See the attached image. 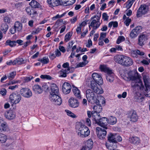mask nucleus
Here are the masks:
<instances>
[{
	"label": "nucleus",
	"instance_id": "052dcab7",
	"mask_svg": "<svg viewBox=\"0 0 150 150\" xmlns=\"http://www.w3.org/2000/svg\"><path fill=\"white\" fill-rule=\"evenodd\" d=\"M6 90L4 88H2L0 89V93L2 96H4L6 95Z\"/></svg>",
	"mask_w": 150,
	"mask_h": 150
},
{
	"label": "nucleus",
	"instance_id": "79ce46f5",
	"mask_svg": "<svg viewBox=\"0 0 150 150\" xmlns=\"http://www.w3.org/2000/svg\"><path fill=\"white\" fill-rule=\"evenodd\" d=\"M65 111L67 113V115L73 118H75L76 117V115L71 111L67 110H65Z\"/></svg>",
	"mask_w": 150,
	"mask_h": 150
},
{
	"label": "nucleus",
	"instance_id": "6ab92c4d",
	"mask_svg": "<svg viewBox=\"0 0 150 150\" xmlns=\"http://www.w3.org/2000/svg\"><path fill=\"white\" fill-rule=\"evenodd\" d=\"M101 23L100 21L96 19H93L91 23L89 25L90 30L91 29V26L93 28V29H97L100 25Z\"/></svg>",
	"mask_w": 150,
	"mask_h": 150
},
{
	"label": "nucleus",
	"instance_id": "a19ab883",
	"mask_svg": "<svg viewBox=\"0 0 150 150\" xmlns=\"http://www.w3.org/2000/svg\"><path fill=\"white\" fill-rule=\"evenodd\" d=\"M38 13L37 11H35V10L33 9L31 10V12L30 13L29 15L32 18L35 17L37 16Z\"/></svg>",
	"mask_w": 150,
	"mask_h": 150
},
{
	"label": "nucleus",
	"instance_id": "72a5a7b5",
	"mask_svg": "<svg viewBox=\"0 0 150 150\" xmlns=\"http://www.w3.org/2000/svg\"><path fill=\"white\" fill-rule=\"evenodd\" d=\"M108 122L111 125H113L117 122V119L115 117L111 116L108 120Z\"/></svg>",
	"mask_w": 150,
	"mask_h": 150
},
{
	"label": "nucleus",
	"instance_id": "473e14b6",
	"mask_svg": "<svg viewBox=\"0 0 150 150\" xmlns=\"http://www.w3.org/2000/svg\"><path fill=\"white\" fill-rule=\"evenodd\" d=\"M5 45H9L11 47H13L16 45V41H11L10 40H8L6 42Z\"/></svg>",
	"mask_w": 150,
	"mask_h": 150
},
{
	"label": "nucleus",
	"instance_id": "f8f14e48",
	"mask_svg": "<svg viewBox=\"0 0 150 150\" xmlns=\"http://www.w3.org/2000/svg\"><path fill=\"white\" fill-rule=\"evenodd\" d=\"M5 117L9 120H13L16 117V114L15 112L12 110H6L4 114Z\"/></svg>",
	"mask_w": 150,
	"mask_h": 150
},
{
	"label": "nucleus",
	"instance_id": "39448f33",
	"mask_svg": "<svg viewBox=\"0 0 150 150\" xmlns=\"http://www.w3.org/2000/svg\"><path fill=\"white\" fill-rule=\"evenodd\" d=\"M93 108L96 111H92L91 112V114L92 117L96 123L100 118L99 113L101 111L102 108L100 106H94Z\"/></svg>",
	"mask_w": 150,
	"mask_h": 150
},
{
	"label": "nucleus",
	"instance_id": "2eb2a0df",
	"mask_svg": "<svg viewBox=\"0 0 150 150\" xmlns=\"http://www.w3.org/2000/svg\"><path fill=\"white\" fill-rule=\"evenodd\" d=\"M50 96L58 94L59 89L56 85L54 83H52L50 85Z\"/></svg>",
	"mask_w": 150,
	"mask_h": 150
},
{
	"label": "nucleus",
	"instance_id": "9b49d317",
	"mask_svg": "<svg viewBox=\"0 0 150 150\" xmlns=\"http://www.w3.org/2000/svg\"><path fill=\"white\" fill-rule=\"evenodd\" d=\"M51 101L56 105H60L62 103V100L58 94L50 96Z\"/></svg>",
	"mask_w": 150,
	"mask_h": 150
},
{
	"label": "nucleus",
	"instance_id": "423d86ee",
	"mask_svg": "<svg viewBox=\"0 0 150 150\" xmlns=\"http://www.w3.org/2000/svg\"><path fill=\"white\" fill-rule=\"evenodd\" d=\"M108 140L110 142L116 143L117 142H121L122 140L121 137L117 134L110 133L108 135Z\"/></svg>",
	"mask_w": 150,
	"mask_h": 150
},
{
	"label": "nucleus",
	"instance_id": "49530a36",
	"mask_svg": "<svg viewBox=\"0 0 150 150\" xmlns=\"http://www.w3.org/2000/svg\"><path fill=\"white\" fill-rule=\"evenodd\" d=\"M113 26V27L116 28L118 26V23L116 21H112L110 22L108 24V27L111 28Z\"/></svg>",
	"mask_w": 150,
	"mask_h": 150
},
{
	"label": "nucleus",
	"instance_id": "6e6552de",
	"mask_svg": "<svg viewBox=\"0 0 150 150\" xmlns=\"http://www.w3.org/2000/svg\"><path fill=\"white\" fill-rule=\"evenodd\" d=\"M10 99L11 102L13 104L18 103L21 100V96L20 94L13 93L10 96Z\"/></svg>",
	"mask_w": 150,
	"mask_h": 150
},
{
	"label": "nucleus",
	"instance_id": "f03ea898",
	"mask_svg": "<svg viewBox=\"0 0 150 150\" xmlns=\"http://www.w3.org/2000/svg\"><path fill=\"white\" fill-rule=\"evenodd\" d=\"M77 132L78 135L82 137H85L88 136L90 133L88 128L82 124L78 125Z\"/></svg>",
	"mask_w": 150,
	"mask_h": 150
},
{
	"label": "nucleus",
	"instance_id": "b1692460",
	"mask_svg": "<svg viewBox=\"0 0 150 150\" xmlns=\"http://www.w3.org/2000/svg\"><path fill=\"white\" fill-rule=\"evenodd\" d=\"M129 141L132 144L138 145L140 142L139 139L136 137H130L129 139Z\"/></svg>",
	"mask_w": 150,
	"mask_h": 150
},
{
	"label": "nucleus",
	"instance_id": "c03bdc74",
	"mask_svg": "<svg viewBox=\"0 0 150 150\" xmlns=\"http://www.w3.org/2000/svg\"><path fill=\"white\" fill-rule=\"evenodd\" d=\"M8 28V26L6 24H3L2 25L1 29L3 31V32L5 33L7 30Z\"/></svg>",
	"mask_w": 150,
	"mask_h": 150
},
{
	"label": "nucleus",
	"instance_id": "603ef678",
	"mask_svg": "<svg viewBox=\"0 0 150 150\" xmlns=\"http://www.w3.org/2000/svg\"><path fill=\"white\" fill-rule=\"evenodd\" d=\"M97 83L96 82L94 81H91V87L93 90L97 87Z\"/></svg>",
	"mask_w": 150,
	"mask_h": 150
},
{
	"label": "nucleus",
	"instance_id": "20e7f679",
	"mask_svg": "<svg viewBox=\"0 0 150 150\" xmlns=\"http://www.w3.org/2000/svg\"><path fill=\"white\" fill-rule=\"evenodd\" d=\"M86 96L88 101L91 103H95L97 98L96 95L91 89H88L86 91Z\"/></svg>",
	"mask_w": 150,
	"mask_h": 150
},
{
	"label": "nucleus",
	"instance_id": "f704fd0d",
	"mask_svg": "<svg viewBox=\"0 0 150 150\" xmlns=\"http://www.w3.org/2000/svg\"><path fill=\"white\" fill-rule=\"evenodd\" d=\"M93 91L96 94H101L103 92L102 88L100 87H97L93 90Z\"/></svg>",
	"mask_w": 150,
	"mask_h": 150
},
{
	"label": "nucleus",
	"instance_id": "a211bd4d",
	"mask_svg": "<svg viewBox=\"0 0 150 150\" xmlns=\"http://www.w3.org/2000/svg\"><path fill=\"white\" fill-rule=\"evenodd\" d=\"M108 122V120L107 118L106 117H103L101 118H100L96 123L98 125L102 127L104 129H107L106 125Z\"/></svg>",
	"mask_w": 150,
	"mask_h": 150
},
{
	"label": "nucleus",
	"instance_id": "9d476101",
	"mask_svg": "<svg viewBox=\"0 0 150 150\" xmlns=\"http://www.w3.org/2000/svg\"><path fill=\"white\" fill-rule=\"evenodd\" d=\"M21 95L25 98H30L32 96V93L31 91L28 88H23L20 91Z\"/></svg>",
	"mask_w": 150,
	"mask_h": 150
},
{
	"label": "nucleus",
	"instance_id": "a878e982",
	"mask_svg": "<svg viewBox=\"0 0 150 150\" xmlns=\"http://www.w3.org/2000/svg\"><path fill=\"white\" fill-rule=\"evenodd\" d=\"M98 98H97L95 103L97 105H98V106H100L101 104H100V103L102 104H104L105 103V99L104 97L101 96H100L99 97L98 96Z\"/></svg>",
	"mask_w": 150,
	"mask_h": 150
},
{
	"label": "nucleus",
	"instance_id": "37998d69",
	"mask_svg": "<svg viewBox=\"0 0 150 150\" xmlns=\"http://www.w3.org/2000/svg\"><path fill=\"white\" fill-rule=\"evenodd\" d=\"M7 140V137L4 134H1L0 135V141L2 143L5 142Z\"/></svg>",
	"mask_w": 150,
	"mask_h": 150
},
{
	"label": "nucleus",
	"instance_id": "f3484780",
	"mask_svg": "<svg viewBox=\"0 0 150 150\" xmlns=\"http://www.w3.org/2000/svg\"><path fill=\"white\" fill-rule=\"evenodd\" d=\"M92 76L93 81H95L97 84H101L102 83L103 81L100 75L97 73H93Z\"/></svg>",
	"mask_w": 150,
	"mask_h": 150
},
{
	"label": "nucleus",
	"instance_id": "7ed1b4c3",
	"mask_svg": "<svg viewBox=\"0 0 150 150\" xmlns=\"http://www.w3.org/2000/svg\"><path fill=\"white\" fill-rule=\"evenodd\" d=\"M143 79L144 85L146 87L145 90L144 95L147 97H150V79L147 75H144Z\"/></svg>",
	"mask_w": 150,
	"mask_h": 150
},
{
	"label": "nucleus",
	"instance_id": "5701e85b",
	"mask_svg": "<svg viewBox=\"0 0 150 150\" xmlns=\"http://www.w3.org/2000/svg\"><path fill=\"white\" fill-rule=\"evenodd\" d=\"M130 120L132 122H135L137 121L138 117L137 113L135 111H133L129 116Z\"/></svg>",
	"mask_w": 150,
	"mask_h": 150
},
{
	"label": "nucleus",
	"instance_id": "4468645a",
	"mask_svg": "<svg viewBox=\"0 0 150 150\" xmlns=\"http://www.w3.org/2000/svg\"><path fill=\"white\" fill-rule=\"evenodd\" d=\"M93 142L91 139L88 140L85 143V145L82 147L81 150H91L93 147Z\"/></svg>",
	"mask_w": 150,
	"mask_h": 150
},
{
	"label": "nucleus",
	"instance_id": "4be33fe9",
	"mask_svg": "<svg viewBox=\"0 0 150 150\" xmlns=\"http://www.w3.org/2000/svg\"><path fill=\"white\" fill-rule=\"evenodd\" d=\"M72 91L75 96L78 99H81V92L78 88L74 86H72Z\"/></svg>",
	"mask_w": 150,
	"mask_h": 150
},
{
	"label": "nucleus",
	"instance_id": "774afa93",
	"mask_svg": "<svg viewBox=\"0 0 150 150\" xmlns=\"http://www.w3.org/2000/svg\"><path fill=\"white\" fill-rule=\"evenodd\" d=\"M59 50L63 53H64L66 51V50L64 47L60 45L59 47Z\"/></svg>",
	"mask_w": 150,
	"mask_h": 150
},
{
	"label": "nucleus",
	"instance_id": "cd10ccee",
	"mask_svg": "<svg viewBox=\"0 0 150 150\" xmlns=\"http://www.w3.org/2000/svg\"><path fill=\"white\" fill-rule=\"evenodd\" d=\"M33 89L35 93L38 94L41 93L42 90L41 86L38 85H35L33 87Z\"/></svg>",
	"mask_w": 150,
	"mask_h": 150
},
{
	"label": "nucleus",
	"instance_id": "393cba45",
	"mask_svg": "<svg viewBox=\"0 0 150 150\" xmlns=\"http://www.w3.org/2000/svg\"><path fill=\"white\" fill-rule=\"evenodd\" d=\"M0 123L1 124L0 130L1 132L5 131L7 129L6 123L4 121L3 119L0 118Z\"/></svg>",
	"mask_w": 150,
	"mask_h": 150
},
{
	"label": "nucleus",
	"instance_id": "4c0bfd02",
	"mask_svg": "<svg viewBox=\"0 0 150 150\" xmlns=\"http://www.w3.org/2000/svg\"><path fill=\"white\" fill-rule=\"evenodd\" d=\"M16 75V72L13 71L10 73L7 77L9 80H11L13 79Z\"/></svg>",
	"mask_w": 150,
	"mask_h": 150
},
{
	"label": "nucleus",
	"instance_id": "ea45409f",
	"mask_svg": "<svg viewBox=\"0 0 150 150\" xmlns=\"http://www.w3.org/2000/svg\"><path fill=\"white\" fill-rule=\"evenodd\" d=\"M72 34L71 32H69L65 35V40L66 42L70 40L72 35Z\"/></svg>",
	"mask_w": 150,
	"mask_h": 150
},
{
	"label": "nucleus",
	"instance_id": "3c124183",
	"mask_svg": "<svg viewBox=\"0 0 150 150\" xmlns=\"http://www.w3.org/2000/svg\"><path fill=\"white\" fill-rule=\"evenodd\" d=\"M66 13V12H64L60 15H59V14H57L54 17L52 18V20L54 21L57 18H61L64 16L65 15Z\"/></svg>",
	"mask_w": 150,
	"mask_h": 150
},
{
	"label": "nucleus",
	"instance_id": "bb28decb",
	"mask_svg": "<svg viewBox=\"0 0 150 150\" xmlns=\"http://www.w3.org/2000/svg\"><path fill=\"white\" fill-rule=\"evenodd\" d=\"M29 5L32 7L34 8H40L41 7L40 4L37 1L34 0H32Z\"/></svg>",
	"mask_w": 150,
	"mask_h": 150
},
{
	"label": "nucleus",
	"instance_id": "8fccbe9b",
	"mask_svg": "<svg viewBox=\"0 0 150 150\" xmlns=\"http://www.w3.org/2000/svg\"><path fill=\"white\" fill-rule=\"evenodd\" d=\"M88 63V61H86V62H82L79 63L76 66V68L82 67L85 66Z\"/></svg>",
	"mask_w": 150,
	"mask_h": 150
},
{
	"label": "nucleus",
	"instance_id": "5fc2aeb1",
	"mask_svg": "<svg viewBox=\"0 0 150 150\" xmlns=\"http://www.w3.org/2000/svg\"><path fill=\"white\" fill-rule=\"evenodd\" d=\"M49 88V86L47 83H43L42 86V90H43L45 91H46L48 90Z\"/></svg>",
	"mask_w": 150,
	"mask_h": 150
},
{
	"label": "nucleus",
	"instance_id": "c9c22d12",
	"mask_svg": "<svg viewBox=\"0 0 150 150\" xmlns=\"http://www.w3.org/2000/svg\"><path fill=\"white\" fill-rule=\"evenodd\" d=\"M69 68L60 71L59 77H65L67 76V72L69 70Z\"/></svg>",
	"mask_w": 150,
	"mask_h": 150
},
{
	"label": "nucleus",
	"instance_id": "2f4dec72",
	"mask_svg": "<svg viewBox=\"0 0 150 150\" xmlns=\"http://www.w3.org/2000/svg\"><path fill=\"white\" fill-rule=\"evenodd\" d=\"M114 75L112 74V71H111V73H107L106 77V79L107 81L110 82H112L114 81Z\"/></svg>",
	"mask_w": 150,
	"mask_h": 150
},
{
	"label": "nucleus",
	"instance_id": "7c9ffc66",
	"mask_svg": "<svg viewBox=\"0 0 150 150\" xmlns=\"http://www.w3.org/2000/svg\"><path fill=\"white\" fill-rule=\"evenodd\" d=\"M100 68L101 71H103L107 73H110L111 72V71H112L108 67H107L106 65H100Z\"/></svg>",
	"mask_w": 150,
	"mask_h": 150
},
{
	"label": "nucleus",
	"instance_id": "bf43d9fd",
	"mask_svg": "<svg viewBox=\"0 0 150 150\" xmlns=\"http://www.w3.org/2000/svg\"><path fill=\"white\" fill-rule=\"evenodd\" d=\"M102 18L104 21H107L108 20L109 16L106 13H104L102 14Z\"/></svg>",
	"mask_w": 150,
	"mask_h": 150
},
{
	"label": "nucleus",
	"instance_id": "09e8293b",
	"mask_svg": "<svg viewBox=\"0 0 150 150\" xmlns=\"http://www.w3.org/2000/svg\"><path fill=\"white\" fill-rule=\"evenodd\" d=\"M125 40V38L123 36H119L117 40L116 43L117 44L120 43L124 41Z\"/></svg>",
	"mask_w": 150,
	"mask_h": 150
},
{
	"label": "nucleus",
	"instance_id": "680f3d73",
	"mask_svg": "<svg viewBox=\"0 0 150 150\" xmlns=\"http://www.w3.org/2000/svg\"><path fill=\"white\" fill-rule=\"evenodd\" d=\"M33 78V76H30L29 77H26L24 79L25 82H28L30 81Z\"/></svg>",
	"mask_w": 150,
	"mask_h": 150
},
{
	"label": "nucleus",
	"instance_id": "338daca9",
	"mask_svg": "<svg viewBox=\"0 0 150 150\" xmlns=\"http://www.w3.org/2000/svg\"><path fill=\"white\" fill-rule=\"evenodd\" d=\"M4 21L8 23H9L10 22V18L8 16H6L4 17Z\"/></svg>",
	"mask_w": 150,
	"mask_h": 150
},
{
	"label": "nucleus",
	"instance_id": "c756f323",
	"mask_svg": "<svg viewBox=\"0 0 150 150\" xmlns=\"http://www.w3.org/2000/svg\"><path fill=\"white\" fill-rule=\"evenodd\" d=\"M25 61L21 58H18L13 61L14 64L16 65H19L25 63Z\"/></svg>",
	"mask_w": 150,
	"mask_h": 150
},
{
	"label": "nucleus",
	"instance_id": "e433bc0d",
	"mask_svg": "<svg viewBox=\"0 0 150 150\" xmlns=\"http://www.w3.org/2000/svg\"><path fill=\"white\" fill-rule=\"evenodd\" d=\"M38 61L44 64H47L49 62V59L47 57H44L41 59H39Z\"/></svg>",
	"mask_w": 150,
	"mask_h": 150
},
{
	"label": "nucleus",
	"instance_id": "a18cd8bd",
	"mask_svg": "<svg viewBox=\"0 0 150 150\" xmlns=\"http://www.w3.org/2000/svg\"><path fill=\"white\" fill-rule=\"evenodd\" d=\"M132 0H128L126 2L127 5L126 6V7L128 9L130 8L132 6L133 3L134 2Z\"/></svg>",
	"mask_w": 150,
	"mask_h": 150
},
{
	"label": "nucleus",
	"instance_id": "f257e3e1",
	"mask_svg": "<svg viewBox=\"0 0 150 150\" xmlns=\"http://www.w3.org/2000/svg\"><path fill=\"white\" fill-rule=\"evenodd\" d=\"M115 61L124 66H129L132 64L133 61L129 57L122 55L115 56L114 57Z\"/></svg>",
	"mask_w": 150,
	"mask_h": 150
},
{
	"label": "nucleus",
	"instance_id": "0eeeda50",
	"mask_svg": "<svg viewBox=\"0 0 150 150\" xmlns=\"http://www.w3.org/2000/svg\"><path fill=\"white\" fill-rule=\"evenodd\" d=\"M149 9V7L147 6L145 4L141 5L137 10V17H140L143 15L146 14L148 11Z\"/></svg>",
	"mask_w": 150,
	"mask_h": 150
},
{
	"label": "nucleus",
	"instance_id": "864d4df0",
	"mask_svg": "<svg viewBox=\"0 0 150 150\" xmlns=\"http://www.w3.org/2000/svg\"><path fill=\"white\" fill-rule=\"evenodd\" d=\"M138 83L139 84H136L134 85V86H139L140 89L141 90H143L144 89V86L141 81L139 80Z\"/></svg>",
	"mask_w": 150,
	"mask_h": 150
},
{
	"label": "nucleus",
	"instance_id": "13d9d810",
	"mask_svg": "<svg viewBox=\"0 0 150 150\" xmlns=\"http://www.w3.org/2000/svg\"><path fill=\"white\" fill-rule=\"evenodd\" d=\"M131 72L128 73V77L127 78V80H134L136 79L135 77L131 75Z\"/></svg>",
	"mask_w": 150,
	"mask_h": 150
},
{
	"label": "nucleus",
	"instance_id": "e2e57ef3",
	"mask_svg": "<svg viewBox=\"0 0 150 150\" xmlns=\"http://www.w3.org/2000/svg\"><path fill=\"white\" fill-rule=\"evenodd\" d=\"M131 21V20L129 18H127L126 20L124 21V23L126 26H128L129 25Z\"/></svg>",
	"mask_w": 150,
	"mask_h": 150
},
{
	"label": "nucleus",
	"instance_id": "de8ad7c7",
	"mask_svg": "<svg viewBox=\"0 0 150 150\" xmlns=\"http://www.w3.org/2000/svg\"><path fill=\"white\" fill-rule=\"evenodd\" d=\"M133 30L138 35L141 31L142 28L141 26H137Z\"/></svg>",
	"mask_w": 150,
	"mask_h": 150
},
{
	"label": "nucleus",
	"instance_id": "ddd939ff",
	"mask_svg": "<svg viewBox=\"0 0 150 150\" xmlns=\"http://www.w3.org/2000/svg\"><path fill=\"white\" fill-rule=\"evenodd\" d=\"M148 39L146 35L142 34L139 37L138 44L140 46L144 45Z\"/></svg>",
	"mask_w": 150,
	"mask_h": 150
},
{
	"label": "nucleus",
	"instance_id": "0e129e2a",
	"mask_svg": "<svg viewBox=\"0 0 150 150\" xmlns=\"http://www.w3.org/2000/svg\"><path fill=\"white\" fill-rule=\"evenodd\" d=\"M55 56L57 57H59L61 55V53L58 49H57L55 51Z\"/></svg>",
	"mask_w": 150,
	"mask_h": 150
},
{
	"label": "nucleus",
	"instance_id": "6e6d98bb",
	"mask_svg": "<svg viewBox=\"0 0 150 150\" xmlns=\"http://www.w3.org/2000/svg\"><path fill=\"white\" fill-rule=\"evenodd\" d=\"M137 35V33L133 29L131 31L130 34V36L132 38H134L136 37Z\"/></svg>",
	"mask_w": 150,
	"mask_h": 150
},
{
	"label": "nucleus",
	"instance_id": "c85d7f7f",
	"mask_svg": "<svg viewBox=\"0 0 150 150\" xmlns=\"http://www.w3.org/2000/svg\"><path fill=\"white\" fill-rule=\"evenodd\" d=\"M14 26L18 32L21 31L22 28V24L19 21L15 22Z\"/></svg>",
	"mask_w": 150,
	"mask_h": 150
},
{
	"label": "nucleus",
	"instance_id": "aec40b11",
	"mask_svg": "<svg viewBox=\"0 0 150 150\" xmlns=\"http://www.w3.org/2000/svg\"><path fill=\"white\" fill-rule=\"evenodd\" d=\"M69 105L73 108H76L79 105V102L76 99L72 98L69 99Z\"/></svg>",
	"mask_w": 150,
	"mask_h": 150
},
{
	"label": "nucleus",
	"instance_id": "58836bf2",
	"mask_svg": "<svg viewBox=\"0 0 150 150\" xmlns=\"http://www.w3.org/2000/svg\"><path fill=\"white\" fill-rule=\"evenodd\" d=\"M15 7L16 8H21L23 5V3L21 2H16L14 4Z\"/></svg>",
	"mask_w": 150,
	"mask_h": 150
},
{
	"label": "nucleus",
	"instance_id": "412c9836",
	"mask_svg": "<svg viewBox=\"0 0 150 150\" xmlns=\"http://www.w3.org/2000/svg\"><path fill=\"white\" fill-rule=\"evenodd\" d=\"M60 0H47V3L50 6L55 7L60 4Z\"/></svg>",
	"mask_w": 150,
	"mask_h": 150
},
{
	"label": "nucleus",
	"instance_id": "dca6fc26",
	"mask_svg": "<svg viewBox=\"0 0 150 150\" xmlns=\"http://www.w3.org/2000/svg\"><path fill=\"white\" fill-rule=\"evenodd\" d=\"M71 89V87L69 83L67 82L64 83L62 86V90L64 94H67L69 93Z\"/></svg>",
	"mask_w": 150,
	"mask_h": 150
},
{
	"label": "nucleus",
	"instance_id": "4d7b16f0",
	"mask_svg": "<svg viewBox=\"0 0 150 150\" xmlns=\"http://www.w3.org/2000/svg\"><path fill=\"white\" fill-rule=\"evenodd\" d=\"M40 77L42 79H46L48 80H50L52 79V77L51 76L47 75H41Z\"/></svg>",
	"mask_w": 150,
	"mask_h": 150
},
{
	"label": "nucleus",
	"instance_id": "69168bd1",
	"mask_svg": "<svg viewBox=\"0 0 150 150\" xmlns=\"http://www.w3.org/2000/svg\"><path fill=\"white\" fill-rule=\"evenodd\" d=\"M106 35V33H100V36L99 39L100 40H102L105 37Z\"/></svg>",
	"mask_w": 150,
	"mask_h": 150
},
{
	"label": "nucleus",
	"instance_id": "1a4fd4ad",
	"mask_svg": "<svg viewBox=\"0 0 150 150\" xmlns=\"http://www.w3.org/2000/svg\"><path fill=\"white\" fill-rule=\"evenodd\" d=\"M98 137L100 139H104L106 136L107 132L104 129L99 127H97L96 129Z\"/></svg>",
	"mask_w": 150,
	"mask_h": 150
}]
</instances>
